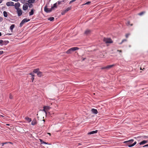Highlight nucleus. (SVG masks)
Here are the masks:
<instances>
[{
  "label": "nucleus",
  "mask_w": 148,
  "mask_h": 148,
  "mask_svg": "<svg viewBox=\"0 0 148 148\" xmlns=\"http://www.w3.org/2000/svg\"><path fill=\"white\" fill-rule=\"evenodd\" d=\"M79 48L77 47H73L69 49L66 52L67 54L71 53L79 49Z\"/></svg>",
  "instance_id": "nucleus-1"
},
{
  "label": "nucleus",
  "mask_w": 148,
  "mask_h": 148,
  "mask_svg": "<svg viewBox=\"0 0 148 148\" xmlns=\"http://www.w3.org/2000/svg\"><path fill=\"white\" fill-rule=\"evenodd\" d=\"M103 40L106 43H111L113 42L112 41L110 38H104Z\"/></svg>",
  "instance_id": "nucleus-2"
},
{
  "label": "nucleus",
  "mask_w": 148,
  "mask_h": 148,
  "mask_svg": "<svg viewBox=\"0 0 148 148\" xmlns=\"http://www.w3.org/2000/svg\"><path fill=\"white\" fill-rule=\"evenodd\" d=\"M52 10L51 8H47V4L45 6L44 8V10L47 13H49L51 12Z\"/></svg>",
  "instance_id": "nucleus-3"
},
{
  "label": "nucleus",
  "mask_w": 148,
  "mask_h": 148,
  "mask_svg": "<svg viewBox=\"0 0 148 148\" xmlns=\"http://www.w3.org/2000/svg\"><path fill=\"white\" fill-rule=\"evenodd\" d=\"M71 7H69L67 8L65 10H63L61 12V14L63 15L65 14L66 12L71 10Z\"/></svg>",
  "instance_id": "nucleus-4"
},
{
  "label": "nucleus",
  "mask_w": 148,
  "mask_h": 148,
  "mask_svg": "<svg viewBox=\"0 0 148 148\" xmlns=\"http://www.w3.org/2000/svg\"><path fill=\"white\" fill-rule=\"evenodd\" d=\"M9 42L8 41H3L2 40H0V45L2 46L3 45H6Z\"/></svg>",
  "instance_id": "nucleus-5"
},
{
  "label": "nucleus",
  "mask_w": 148,
  "mask_h": 148,
  "mask_svg": "<svg viewBox=\"0 0 148 148\" xmlns=\"http://www.w3.org/2000/svg\"><path fill=\"white\" fill-rule=\"evenodd\" d=\"M114 66V64H112V65H108V66H106L102 67L101 68V69H110L112 67H113Z\"/></svg>",
  "instance_id": "nucleus-6"
},
{
  "label": "nucleus",
  "mask_w": 148,
  "mask_h": 148,
  "mask_svg": "<svg viewBox=\"0 0 148 148\" xmlns=\"http://www.w3.org/2000/svg\"><path fill=\"white\" fill-rule=\"evenodd\" d=\"M17 12L18 16H21L22 14V10L20 8L17 9Z\"/></svg>",
  "instance_id": "nucleus-7"
},
{
  "label": "nucleus",
  "mask_w": 148,
  "mask_h": 148,
  "mask_svg": "<svg viewBox=\"0 0 148 148\" xmlns=\"http://www.w3.org/2000/svg\"><path fill=\"white\" fill-rule=\"evenodd\" d=\"M14 3L13 2H8L6 3V5L8 6L14 5Z\"/></svg>",
  "instance_id": "nucleus-8"
},
{
  "label": "nucleus",
  "mask_w": 148,
  "mask_h": 148,
  "mask_svg": "<svg viewBox=\"0 0 148 148\" xmlns=\"http://www.w3.org/2000/svg\"><path fill=\"white\" fill-rule=\"evenodd\" d=\"M134 141V140L132 139L129 140L125 141L124 143H127V145L131 144Z\"/></svg>",
  "instance_id": "nucleus-9"
},
{
  "label": "nucleus",
  "mask_w": 148,
  "mask_h": 148,
  "mask_svg": "<svg viewBox=\"0 0 148 148\" xmlns=\"http://www.w3.org/2000/svg\"><path fill=\"white\" fill-rule=\"evenodd\" d=\"M15 7V9L17 10L19 8H18L20 6V4L19 2H17L16 3H15L14 5Z\"/></svg>",
  "instance_id": "nucleus-10"
},
{
  "label": "nucleus",
  "mask_w": 148,
  "mask_h": 148,
  "mask_svg": "<svg viewBox=\"0 0 148 148\" xmlns=\"http://www.w3.org/2000/svg\"><path fill=\"white\" fill-rule=\"evenodd\" d=\"M28 8V6L27 4H24L23 5V9L24 10H26Z\"/></svg>",
  "instance_id": "nucleus-11"
},
{
  "label": "nucleus",
  "mask_w": 148,
  "mask_h": 148,
  "mask_svg": "<svg viewBox=\"0 0 148 148\" xmlns=\"http://www.w3.org/2000/svg\"><path fill=\"white\" fill-rule=\"evenodd\" d=\"M91 111L92 113L95 114H97L98 113V111L97 110L95 109H92L91 110Z\"/></svg>",
  "instance_id": "nucleus-12"
},
{
  "label": "nucleus",
  "mask_w": 148,
  "mask_h": 148,
  "mask_svg": "<svg viewBox=\"0 0 148 148\" xmlns=\"http://www.w3.org/2000/svg\"><path fill=\"white\" fill-rule=\"evenodd\" d=\"M98 132L97 130H96L95 131H93L90 132H89L88 133V134H95L97 133Z\"/></svg>",
  "instance_id": "nucleus-13"
},
{
  "label": "nucleus",
  "mask_w": 148,
  "mask_h": 148,
  "mask_svg": "<svg viewBox=\"0 0 148 148\" xmlns=\"http://www.w3.org/2000/svg\"><path fill=\"white\" fill-rule=\"evenodd\" d=\"M147 140H144L140 142V143H139V144L140 145H143L147 143Z\"/></svg>",
  "instance_id": "nucleus-14"
},
{
  "label": "nucleus",
  "mask_w": 148,
  "mask_h": 148,
  "mask_svg": "<svg viewBox=\"0 0 148 148\" xmlns=\"http://www.w3.org/2000/svg\"><path fill=\"white\" fill-rule=\"evenodd\" d=\"M30 21V19H27V18H25L22 20V21L25 23L29 21Z\"/></svg>",
  "instance_id": "nucleus-15"
},
{
  "label": "nucleus",
  "mask_w": 148,
  "mask_h": 148,
  "mask_svg": "<svg viewBox=\"0 0 148 148\" xmlns=\"http://www.w3.org/2000/svg\"><path fill=\"white\" fill-rule=\"evenodd\" d=\"M35 0H29L27 1L28 3L31 4L32 3H34L35 2Z\"/></svg>",
  "instance_id": "nucleus-16"
},
{
  "label": "nucleus",
  "mask_w": 148,
  "mask_h": 148,
  "mask_svg": "<svg viewBox=\"0 0 148 148\" xmlns=\"http://www.w3.org/2000/svg\"><path fill=\"white\" fill-rule=\"evenodd\" d=\"M90 32V31L89 30L87 29L85 31L84 34L86 35H88L89 34Z\"/></svg>",
  "instance_id": "nucleus-17"
},
{
  "label": "nucleus",
  "mask_w": 148,
  "mask_h": 148,
  "mask_svg": "<svg viewBox=\"0 0 148 148\" xmlns=\"http://www.w3.org/2000/svg\"><path fill=\"white\" fill-rule=\"evenodd\" d=\"M36 123V120L35 119L33 120L32 121L31 123V124L33 125H35Z\"/></svg>",
  "instance_id": "nucleus-18"
},
{
  "label": "nucleus",
  "mask_w": 148,
  "mask_h": 148,
  "mask_svg": "<svg viewBox=\"0 0 148 148\" xmlns=\"http://www.w3.org/2000/svg\"><path fill=\"white\" fill-rule=\"evenodd\" d=\"M37 75L39 77H40L42 76L43 75L42 73V72H40L39 71L37 73Z\"/></svg>",
  "instance_id": "nucleus-19"
},
{
  "label": "nucleus",
  "mask_w": 148,
  "mask_h": 148,
  "mask_svg": "<svg viewBox=\"0 0 148 148\" xmlns=\"http://www.w3.org/2000/svg\"><path fill=\"white\" fill-rule=\"evenodd\" d=\"M34 13V10L32 9L31 10L30 12H29V15L31 16L33 15Z\"/></svg>",
  "instance_id": "nucleus-20"
},
{
  "label": "nucleus",
  "mask_w": 148,
  "mask_h": 148,
  "mask_svg": "<svg viewBox=\"0 0 148 148\" xmlns=\"http://www.w3.org/2000/svg\"><path fill=\"white\" fill-rule=\"evenodd\" d=\"M15 27V25L14 24L12 25L10 27V29L11 30V32H12V30Z\"/></svg>",
  "instance_id": "nucleus-21"
},
{
  "label": "nucleus",
  "mask_w": 148,
  "mask_h": 148,
  "mask_svg": "<svg viewBox=\"0 0 148 148\" xmlns=\"http://www.w3.org/2000/svg\"><path fill=\"white\" fill-rule=\"evenodd\" d=\"M39 71V69H35L33 71V72L34 73H38V72Z\"/></svg>",
  "instance_id": "nucleus-22"
},
{
  "label": "nucleus",
  "mask_w": 148,
  "mask_h": 148,
  "mask_svg": "<svg viewBox=\"0 0 148 148\" xmlns=\"http://www.w3.org/2000/svg\"><path fill=\"white\" fill-rule=\"evenodd\" d=\"M25 119L27 121L29 122H31L32 121V119L31 118H30L28 117H26L25 118Z\"/></svg>",
  "instance_id": "nucleus-23"
},
{
  "label": "nucleus",
  "mask_w": 148,
  "mask_h": 148,
  "mask_svg": "<svg viewBox=\"0 0 148 148\" xmlns=\"http://www.w3.org/2000/svg\"><path fill=\"white\" fill-rule=\"evenodd\" d=\"M57 3H54L53 4V6L51 7V9H52L53 10L54 8H57Z\"/></svg>",
  "instance_id": "nucleus-24"
},
{
  "label": "nucleus",
  "mask_w": 148,
  "mask_h": 148,
  "mask_svg": "<svg viewBox=\"0 0 148 148\" xmlns=\"http://www.w3.org/2000/svg\"><path fill=\"white\" fill-rule=\"evenodd\" d=\"M3 14L4 16L5 17H7L8 14H7V12H6L5 11H4V12H3Z\"/></svg>",
  "instance_id": "nucleus-25"
},
{
  "label": "nucleus",
  "mask_w": 148,
  "mask_h": 148,
  "mask_svg": "<svg viewBox=\"0 0 148 148\" xmlns=\"http://www.w3.org/2000/svg\"><path fill=\"white\" fill-rule=\"evenodd\" d=\"M41 143V144H43V143H44V144H47L48 143L45 142L43 140H42V139H39Z\"/></svg>",
  "instance_id": "nucleus-26"
},
{
  "label": "nucleus",
  "mask_w": 148,
  "mask_h": 148,
  "mask_svg": "<svg viewBox=\"0 0 148 148\" xmlns=\"http://www.w3.org/2000/svg\"><path fill=\"white\" fill-rule=\"evenodd\" d=\"M54 18L53 17H50L48 18V20L50 21H53L54 20Z\"/></svg>",
  "instance_id": "nucleus-27"
},
{
  "label": "nucleus",
  "mask_w": 148,
  "mask_h": 148,
  "mask_svg": "<svg viewBox=\"0 0 148 148\" xmlns=\"http://www.w3.org/2000/svg\"><path fill=\"white\" fill-rule=\"evenodd\" d=\"M45 108V109L46 111L48 110L50 108L49 106H44Z\"/></svg>",
  "instance_id": "nucleus-28"
},
{
  "label": "nucleus",
  "mask_w": 148,
  "mask_h": 148,
  "mask_svg": "<svg viewBox=\"0 0 148 148\" xmlns=\"http://www.w3.org/2000/svg\"><path fill=\"white\" fill-rule=\"evenodd\" d=\"M42 111H44L45 112V114H47V112H46V110L45 109V106H44L43 107V110H41Z\"/></svg>",
  "instance_id": "nucleus-29"
},
{
  "label": "nucleus",
  "mask_w": 148,
  "mask_h": 148,
  "mask_svg": "<svg viewBox=\"0 0 148 148\" xmlns=\"http://www.w3.org/2000/svg\"><path fill=\"white\" fill-rule=\"evenodd\" d=\"M26 4H28L29 7L30 8H32L33 6V5L32 4H28V3H27Z\"/></svg>",
  "instance_id": "nucleus-30"
},
{
  "label": "nucleus",
  "mask_w": 148,
  "mask_h": 148,
  "mask_svg": "<svg viewBox=\"0 0 148 148\" xmlns=\"http://www.w3.org/2000/svg\"><path fill=\"white\" fill-rule=\"evenodd\" d=\"M24 24V23L22 21L20 24L19 26L21 27H22Z\"/></svg>",
  "instance_id": "nucleus-31"
},
{
  "label": "nucleus",
  "mask_w": 148,
  "mask_h": 148,
  "mask_svg": "<svg viewBox=\"0 0 148 148\" xmlns=\"http://www.w3.org/2000/svg\"><path fill=\"white\" fill-rule=\"evenodd\" d=\"M145 13V12H141L139 13L138 14V15H140V16H141L142 15H143V14H144Z\"/></svg>",
  "instance_id": "nucleus-32"
},
{
  "label": "nucleus",
  "mask_w": 148,
  "mask_h": 148,
  "mask_svg": "<svg viewBox=\"0 0 148 148\" xmlns=\"http://www.w3.org/2000/svg\"><path fill=\"white\" fill-rule=\"evenodd\" d=\"M127 41V40L126 39H123V40H122V41L121 42L119 43V44L121 45V44L123 42H124L125 41Z\"/></svg>",
  "instance_id": "nucleus-33"
},
{
  "label": "nucleus",
  "mask_w": 148,
  "mask_h": 148,
  "mask_svg": "<svg viewBox=\"0 0 148 148\" xmlns=\"http://www.w3.org/2000/svg\"><path fill=\"white\" fill-rule=\"evenodd\" d=\"M90 3H91L90 1H88V2H86V3H85L84 4V5H89Z\"/></svg>",
  "instance_id": "nucleus-34"
},
{
  "label": "nucleus",
  "mask_w": 148,
  "mask_h": 148,
  "mask_svg": "<svg viewBox=\"0 0 148 148\" xmlns=\"http://www.w3.org/2000/svg\"><path fill=\"white\" fill-rule=\"evenodd\" d=\"M9 142H5V143H1L2 146H3L4 145L7 144Z\"/></svg>",
  "instance_id": "nucleus-35"
},
{
  "label": "nucleus",
  "mask_w": 148,
  "mask_h": 148,
  "mask_svg": "<svg viewBox=\"0 0 148 148\" xmlns=\"http://www.w3.org/2000/svg\"><path fill=\"white\" fill-rule=\"evenodd\" d=\"M76 0H71V1L69 3V4H71V3H73V2H74V1H75Z\"/></svg>",
  "instance_id": "nucleus-36"
},
{
  "label": "nucleus",
  "mask_w": 148,
  "mask_h": 148,
  "mask_svg": "<svg viewBox=\"0 0 148 148\" xmlns=\"http://www.w3.org/2000/svg\"><path fill=\"white\" fill-rule=\"evenodd\" d=\"M13 96L11 94H10L9 98L10 99H12V98Z\"/></svg>",
  "instance_id": "nucleus-37"
},
{
  "label": "nucleus",
  "mask_w": 148,
  "mask_h": 148,
  "mask_svg": "<svg viewBox=\"0 0 148 148\" xmlns=\"http://www.w3.org/2000/svg\"><path fill=\"white\" fill-rule=\"evenodd\" d=\"M62 2V1H58L57 2V3L58 5H60L61 4Z\"/></svg>",
  "instance_id": "nucleus-38"
},
{
  "label": "nucleus",
  "mask_w": 148,
  "mask_h": 148,
  "mask_svg": "<svg viewBox=\"0 0 148 148\" xmlns=\"http://www.w3.org/2000/svg\"><path fill=\"white\" fill-rule=\"evenodd\" d=\"M129 147H133V145H132V144H129V145H127Z\"/></svg>",
  "instance_id": "nucleus-39"
},
{
  "label": "nucleus",
  "mask_w": 148,
  "mask_h": 148,
  "mask_svg": "<svg viewBox=\"0 0 148 148\" xmlns=\"http://www.w3.org/2000/svg\"><path fill=\"white\" fill-rule=\"evenodd\" d=\"M3 18L2 17L0 16V22H2L3 21Z\"/></svg>",
  "instance_id": "nucleus-40"
},
{
  "label": "nucleus",
  "mask_w": 148,
  "mask_h": 148,
  "mask_svg": "<svg viewBox=\"0 0 148 148\" xmlns=\"http://www.w3.org/2000/svg\"><path fill=\"white\" fill-rule=\"evenodd\" d=\"M130 35V34H126L125 35L126 37L127 38H128Z\"/></svg>",
  "instance_id": "nucleus-41"
},
{
  "label": "nucleus",
  "mask_w": 148,
  "mask_h": 148,
  "mask_svg": "<svg viewBox=\"0 0 148 148\" xmlns=\"http://www.w3.org/2000/svg\"><path fill=\"white\" fill-rule=\"evenodd\" d=\"M29 74L31 75L32 76V77H34V75L33 73H29Z\"/></svg>",
  "instance_id": "nucleus-42"
},
{
  "label": "nucleus",
  "mask_w": 148,
  "mask_h": 148,
  "mask_svg": "<svg viewBox=\"0 0 148 148\" xmlns=\"http://www.w3.org/2000/svg\"><path fill=\"white\" fill-rule=\"evenodd\" d=\"M136 143V142L135 141L132 144V145L133 146H134L135 145Z\"/></svg>",
  "instance_id": "nucleus-43"
},
{
  "label": "nucleus",
  "mask_w": 148,
  "mask_h": 148,
  "mask_svg": "<svg viewBox=\"0 0 148 148\" xmlns=\"http://www.w3.org/2000/svg\"><path fill=\"white\" fill-rule=\"evenodd\" d=\"M126 24L127 25H128L130 24V22L129 21H127L126 23Z\"/></svg>",
  "instance_id": "nucleus-44"
},
{
  "label": "nucleus",
  "mask_w": 148,
  "mask_h": 148,
  "mask_svg": "<svg viewBox=\"0 0 148 148\" xmlns=\"http://www.w3.org/2000/svg\"><path fill=\"white\" fill-rule=\"evenodd\" d=\"M3 51H0V55L2 54L3 53Z\"/></svg>",
  "instance_id": "nucleus-45"
},
{
  "label": "nucleus",
  "mask_w": 148,
  "mask_h": 148,
  "mask_svg": "<svg viewBox=\"0 0 148 148\" xmlns=\"http://www.w3.org/2000/svg\"><path fill=\"white\" fill-rule=\"evenodd\" d=\"M34 77H32V81L33 82V80H34Z\"/></svg>",
  "instance_id": "nucleus-46"
},
{
  "label": "nucleus",
  "mask_w": 148,
  "mask_h": 148,
  "mask_svg": "<svg viewBox=\"0 0 148 148\" xmlns=\"http://www.w3.org/2000/svg\"><path fill=\"white\" fill-rule=\"evenodd\" d=\"M143 147H148V144L145 145L143 146Z\"/></svg>",
  "instance_id": "nucleus-47"
},
{
  "label": "nucleus",
  "mask_w": 148,
  "mask_h": 148,
  "mask_svg": "<svg viewBox=\"0 0 148 148\" xmlns=\"http://www.w3.org/2000/svg\"><path fill=\"white\" fill-rule=\"evenodd\" d=\"M144 138H147L148 137H147V136H144Z\"/></svg>",
  "instance_id": "nucleus-48"
},
{
  "label": "nucleus",
  "mask_w": 148,
  "mask_h": 148,
  "mask_svg": "<svg viewBox=\"0 0 148 148\" xmlns=\"http://www.w3.org/2000/svg\"><path fill=\"white\" fill-rule=\"evenodd\" d=\"M3 1V0H0V3H1Z\"/></svg>",
  "instance_id": "nucleus-49"
},
{
  "label": "nucleus",
  "mask_w": 148,
  "mask_h": 148,
  "mask_svg": "<svg viewBox=\"0 0 148 148\" xmlns=\"http://www.w3.org/2000/svg\"><path fill=\"white\" fill-rule=\"evenodd\" d=\"M117 51H119L120 52H121V50H117Z\"/></svg>",
  "instance_id": "nucleus-50"
},
{
  "label": "nucleus",
  "mask_w": 148,
  "mask_h": 148,
  "mask_svg": "<svg viewBox=\"0 0 148 148\" xmlns=\"http://www.w3.org/2000/svg\"><path fill=\"white\" fill-rule=\"evenodd\" d=\"M1 32H0V36H1Z\"/></svg>",
  "instance_id": "nucleus-51"
},
{
  "label": "nucleus",
  "mask_w": 148,
  "mask_h": 148,
  "mask_svg": "<svg viewBox=\"0 0 148 148\" xmlns=\"http://www.w3.org/2000/svg\"><path fill=\"white\" fill-rule=\"evenodd\" d=\"M64 0H63V1H62V2H64Z\"/></svg>",
  "instance_id": "nucleus-52"
},
{
  "label": "nucleus",
  "mask_w": 148,
  "mask_h": 148,
  "mask_svg": "<svg viewBox=\"0 0 148 148\" xmlns=\"http://www.w3.org/2000/svg\"><path fill=\"white\" fill-rule=\"evenodd\" d=\"M8 34L9 35H12V34Z\"/></svg>",
  "instance_id": "nucleus-53"
},
{
  "label": "nucleus",
  "mask_w": 148,
  "mask_h": 148,
  "mask_svg": "<svg viewBox=\"0 0 148 148\" xmlns=\"http://www.w3.org/2000/svg\"><path fill=\"white\" fill-rule=\"evenodd\" d=\"M6 125H7L9 126L10 125V124H7Z\"/></svg>",
  "instance_id": "nucleus-54"
},
{
  "label": "nucleus",
  "mask_w": 148,
  "mask_h": 148,
  "mask_svg": "<svg viewBox=\"0 0 148 148\" xmlns=\"http://www.w3.org/2000/svg\"><path fill=\"white\" fill-rule=\"evenodd\" d=\"M48 134H49L50 135H51V134H50V133H48Z\"/></svg>",
  "instance_id": "nucleus-55"
},
{
  "label": "nucleus",
  "mask_w": 148,
  "mask_h": 148,
  "mask_svg": "<svg viewBox=\"0 0 148 148\" xmlns=\"http://www.w3.org/2000/svg\"><path fill=\"white\" fill-rule=\"evenodd\" d=\"M131 26H132V24H131Z\"/></svg>",
  "instance_id": "nucleus-56"
},
{
  "label": "nucleus",
  "mask_w": 148,
  "mask_h": 148,
  "mask_svg": "<svg viewBox=\"0 0 148 148\" xmlns=\"http://www.w3.org/2000/svg\"><path fill=\"white\" fill-rule=\"evenodd\" d=\"M43 121L44 122L45 121L44 120H43Z\"/></svg>",
  "instance_id": "nucleus-57"
},
{
  "label": "nucleus",
  "mask_w": 148,
  "mask_h": 148,
  "mask_svg": "<svg viewBox=\"0 0 148 148\" xmlns=\"http://www.w3.org/2000/svg\"><path fill=\"white\" fill-rule=\"evenodd\" d=\"M84 59H85V58H84V59H83V60H84Z\"/></svg>",
  "instance_id": "nucleus-58"
}]
</instances>
